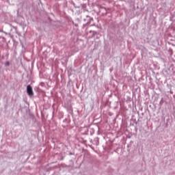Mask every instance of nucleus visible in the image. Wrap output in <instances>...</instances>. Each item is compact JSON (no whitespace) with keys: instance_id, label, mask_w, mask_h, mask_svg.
Here are the masks:
<instances>
[{"instance_id":"2","label":"nucleus","mask_w":175,"mask_h":175,"mask_svg":"<svg viewBox=\"0 0 175 175\" xmlns=\"http://www.w3.org/2000/svg\"><path fill=\"white\" fill-rule=\"evenodd\" d=\"M6 65H7V66H9V65H10V63H9V62H6Z\"/></svg>"},{"instance_id":"1","label":"nucleus","mask_w":175,"mask_h":175,"mask_svg":"<svg viewBox=\"0 0 175 175\" xmlns=\"http://www.w3.org/2000/svg\"><path fill=\"white\" fill-rule=\"evenodd\" d=\"M27 92L29 96H32L33 95V90H32V87L30 85L27 87Z\"/></svg>"}]
</instances>
